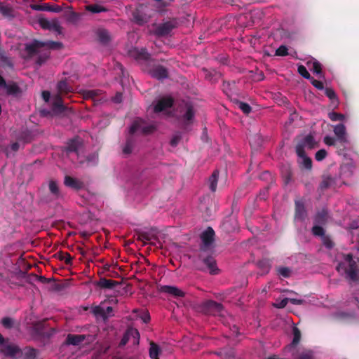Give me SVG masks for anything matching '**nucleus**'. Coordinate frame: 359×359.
<instances>
[{
  "label": "nucleus",
  "mask_w": 359,
  "mask_h": 359,
  "mask_svg": "<svg viewBox=\"0 0 359 359\" xmlns=\"http://www.w3.org/2000/svg\"><path fill=\"white\" fill-rule=\"evenodd\" d=\"M202 241L198 251L197 257L194 261L195 267L201 271H205L207 269L212 275L219 273V269L217 266L216 260L212 255V247L215 240V231L212 227H208L206 230L201 234Z\"/></svg>",
  "instance_id": "1"
},
{
  "label": "nucleus",
  "mask_w": 359,
  "mask_h": 359,
  "mask_svg": "<svg viewBox=\"0 0 359 359\" xmlns=\"http://www.w3.org/2000/svg\"><path fill=\"white\" fill-rule=\"evenodd\" d=\"M343 259L336 266V270L351 283L359 282V266L351 253L342 254Z\"/></svg>",
  "instance_id": "2"
},
{
  "label": "nucleus",
  "mask_w": 359,
  "mask_h": 359,
  "mask_svg": "<svg viewBox=\"0 0 359 359\" xmlns=\"http://www.w3.org/2000/svg\"><path fill=\"white\" fill-rule=\"evenodd\" d=\"M63 47L61 42L47 41H41L37 39H34L31 43L25 45V53H26V58H32L35 55L39 52V49L46 48L50 50H59Z\"/></svg>",
  "instance_id": "3"
},
{
  "label": "nucleus",
  "mask_w": 359,
  "mask_h": 359,
  "mask_svg": "<svg viewBox=\"0 0 359 359\" xmlns=\"http://www.w3.org/2000/svg\"><path fill=\"white\" fill-rule=\"evenodd\" d=\"M201 311L205 315L224 316L225 310L222 304L213 300H207L200 305Z\"/></svg>",
  "instance_id": "4"
},
{
  "label": "nucleus",
  "mask_w": 359,
  "mask_h": 359,
  "mask_svg": "<svg viewBox=\"0 0 359 359\" xmlns=\"http://www.w3.org/2000/svg\"><path fill=\"white\" fill-rule=\"evenodd\" d=\"M316 146L317 142L314 137L311 134H309L297 143L295 147L296 153L298 156H303L306 153L305 149H312Z\"/></svg>",
  "instance_id": "5"
},
{
  "label": "nucleus",
  "mask_w": 359,
  "mask_h": 359,
  "mask_svg": "<svg viewBox=\"0 0 359 359\" xmlns=\"http://www.w3.org/2000/svg\"><path fill=\"white\" fill-rule=\"evenodd\" d=\"M178 26V22L176 19H172L164 22L158 25L155 29V34L158 36H165L168 35L172 29Z\"/></svg>",
  "instance_id": "6"
},
{
  "label": "nucleus",
  "mask_w": 359,
  "mask_h": 359,
  "mask_svg": "<svg viewBox=\"0 0 359 359\" xmlns=\"http://www.w3.org/2000/svg\"><path fill=\"white\" fill-rule=\"evenodd\" d=\"M294 220L304 222L307 217V212L302 200H295L294 201Z\"/></svg>",
  "instance_id": "7"
},
{
  "label": "nucleus",
  "mask_w": 359,
  "mask_h": 359,
  "mask_svg": "<svg viewBox=\"0 0 359 359\" xmlns=\"http://www.w3.org/2000/svg\"><path fill=\"white\" fill-rule=\"evenodd\" d=\"M158 291L161 293L168 294L175 298H182L185 296V292L176 286L161 285L158 287Z\"/></svg>",
  "instance_id": "8"
},
{
  "label": "nucleus",
  "mask_w": 359,
  "mask_h": 359,
  "mask_svg": "<svg viewBox=\"0 0 359 359\" xmlns=\"http://www.w3.org/2000/svg\"><path fill=\"white\" fill-rule=\"evenodd\" d=\"M142 120H135L130 126V133L133 135L140 130L143 134L147 135L153 133L156 129L153 125L142 126Z\"/></svg>",
  "instance_id": "9"
},
{
  "label": "nucleus",
  "mask_w": 359,
  "mask_h": 359,
  "mask_svg": "<svg viewBox=\"0 0 359 359\" xmlns=\"http://www.w3.org/2000/svg\"><path fill=\"white\" fill-rule=\"evenodd\" d=\"M149 74L153 78L158 80L164 79L168 77V71L167 68L161 65L154 66L149 70Z\"/></svg>",
  "instance_id": "10"
},
{
  "label": "nucleus",
  "mask_w": 359,
  "mask_h": 359,
  "mask_svg": "<svg viewBox=\"0 0 359 359\" xmlns=\"http://www.w3.org/2000/svg\"><path fill=\"white\" fill-rule=\"evenodd\" d=\"M39 22L40 26L44 29L53 30L60 33L62 29L57 20L50 21L46 18H41Z\"/></svg>",
  "instance_id": "11"
},
{
  "label": "nucleus",
  "mask_w": 359,
  "mask_h": 359,
  "mask_svg": "<svg viewBox=\"0 0 359 359\" xmlns=\"http://www.w3.org/2000/svg\"><path fill=\"white\" fill-rule=\"evenodd\" d=\"M64 184L72 189L79 191L84 188V183L76 178L66 175L64 180Z\"/></svg>",
  "instance_id": "12"
},
{
  "label": "nucleus",
  "mask_w": 359,
  "mask_h": 359,
  "mask_svg": "<svg viewBox=\"0 0 359 359\" xmlns=\"http://www.w3.org/2000/svg\"><path fill=\"white\" fill-rule=\"evenodd\" d=\"M173 99L172 97H163L160 99L154 106V111L156 113L161 112L166 109L172 107L173 104Z\"/></svg>",
  "instance_id": "13"
},
{
  "label": "nucleus",
  "mask_w": 359,
  "mask_h": 359,
  "mask_svg": "<svg viewBox=\"0 0 359 359\" xmlns=\"http://www.w3.org/2000/svg\"><path fill=\"white\" fill-rule=\"evenodd\" d=\"M334 133L337 136V141L340 145H343L348 142L346 137V127L344 124L339 123L334 126Z\"/></svg>",
  "instance_id": "14"
},
{
  "label": "nucleus",
  "mask_w": 359,
  "mask_h": 359,
  "mask_svg": "<svg viewBox=\"0 0 359 359\" xmlns=\"http://www.w3.org/2000/svg\"><path fill=\"white\" fill-rule=\"evenodd\" d=\"M184 109V112L182 115V119L185 124H189L194 117V107L189 103H186Z\"/></svg>",
  "instance_id": "15"
},
{
  "label": "nucleus",
  "mask_w": 359,
  "mask_h": 359,
  "mask_svg": "<svg viewBox=\"0 0 359 359\" xmlns=\"http://www.w3.org/2000/svg\"><path fill=\"white\" fill-rule=\"evenodd\" d=\"M81 147V142L79 137L70 140L67 143L66 152L67 154L76 153L77 154L80 147Z\"/></svg>",
  "instance_id": "16"
},
{
  "label": "nucleus",
  "mask_w": 359,
  "mask_h": 359,
  "mask_svg": "<svg viewBox=\"0 0 359 359\" xmlns=\"http://www.w3.org/2000/svg\"><path fill=\"white\" fill-rule=\"evenodd\" d=\"M86 339L84 334H69L66 338V344L68 345L79 346Z\"/></svg>",
  "instance_id": "17"
},
{
  "label": "nucleus",
  "mask_w": 359,
  "mask_h": 359,
  "mask_svg": "<svg viewBox=\"0 0 359 359\" xmlns=\"http://www.w3.org/2000/svg\"><path fill=\"white\" fill-rule=\"evenodd\" d=\"M0 14L8 19H13L15 17L13 7L1 1H0Z\"/></svg>",
  "instance_id": "18"
},
{
  "label": "nucleus",
  "mask_w": 359,
  "mask_h": 359,
  "mask_svg": "<svg viewBox=\"0 0 359 359\" xmlns=\"http://www.w3.org/2000/svg\"><path fill=\"white\" fill-rule=\"evenodd\" d=\"M202 71L204 72L205 79L210 82H217L221 77V74L215 69L203 68Z\"/></svg>",
  "instance_id": "19"
},
{
  "label": "nucleus",
  "mask_w": 359,
  "mask_h": 359,
  "mask_svg": "<svg viewBox=\"0 0 359 359\" xmlns=\"http://www.w3.org/2000/svg\"><path fill=\"white\" fill-rule=\"evenodd\" d=\"M1 351L6 355L9 357H14L16 354L21 352V349L16 345L8 344L4 346Z\"/></svg>",
  "instance_id": "20"
},
{
  "label": "nucleus",
  "mask_w": 359,
  "mask_h": 359,
  "mask_svg": "<svg viewBox=\"0 0 359 359\" xmlns=\"http://www.w3.org/2000/svg\"><path fill=\"white\" fill-rule=\"evenodd\" d=\"M120 283L118 281L107 279L105 278H101L97 283V285L100 288L104 289H113Z\"/></svg>",
  "instance_id": "21"
},
{
  "label": "nucleus",
  "mask_w": 359,
  "mask_h": 359,
  "mask_svg": "<svg viewBox=\"0 0 359 359\" xmlns=\"http://www.w3.org/2000/svg\"><path fill=\"white\" fill-rule=\"evenodd\" d=\"M58 95H66L69 93L72 92L73 89L66 80H62L57 85Z\"/></svg>",
  "instance_id": "22"
},
{
  "label": "nucleus",
  "mask_w": 359,
  "mask_h": 359,
  "mask_svg": "<svg viewBox=\"0 0 359 359\" xmlns=\"http://www.w3.org/2000/svg\"><path fill=\"white\" fill-rule=\"evenodd\" d=\"M50 54V52L48 48H40L39 52L35 55H38L36 63L39 66L42 65L49 58Z\"/></svg>",
  "instance_id": "23"
},
{
  "label": "nucleus",
  "mask_w": 359,
  "mask_h": 359,
  "mask_svg": "<svg viewBox=\"0 0 359 359\" xmlns=\"http://www.w3.org/2000/svg\"><path fill=\"white\" fill-rule=\"evenodd\" d=\"M131 335L137 336V330L134 328L128 329L120 341V346H125L131 339Z\"/></svg>",
  "instance_id": "24"
},
{
  "label": "nucleus",
  "mask_w": 359,
  "mask_h": 359,
  "mask_svg": "<svg viewBox=\"0 0 359 359\" xmlns=\"http://www.w3.org/2000/svg\"><path fill=\"white\" fill-rule=\"evenodd\" d=\"M53 109L55 112H63L65 109V107L63 104V102L60 95H55L53 103Z\"/></svg>",
  "instance_id": "25"
},
{
  "label": "nucleus",
  "mask_w": 359,
  "mask_h": 359,
  "mask_svg": "<svg viewBox=\"0 0 359 359\" xmlns=\"http://www.w3.org/2000/svg\"><path fill=\"white\" fill-rule=\"evenodd\" d=\"M218 178L219 171L216 170L212 172L208 179L209 188L212 192H215L217 189Z\"/></svg>",
  "instance_id": "26"
},
{
  "label": "nucleus",
  "mask_w": 359,
  "mask_h": 359,
  "mask_svg": "<svg viewBox=\"0 0 359 359\" xmlns=\"http://www.w3.org/2000/svg\"><path fill=\"white\" fill-rule=\"evenodd\" d=\"M327 212L325 210H322L318 212L314 217V222L316 224L324 225L327 222Z\"/></svg>",
  "instance_id": "27"
},
{
  "label": "nucleus",
  "mask_w": 359,
  "mask_h": 359,
  "mask_svg": "<svg viewBox=\"0 0 359 359\" xmlns=\"http://www.w3.org/2000/svg\"><path fill=\"white\" fill-rule=\"evenodd\" d=\"M20 353L23 359H36L37 351L34 348L25 347Z\"/></svg>",
  "instance_id": "28"
},
{
  "label": "nucleus",
  "mask_w": 359,
  "mask_h": 359,
  "mask_svg": "<svg viewBox=\"0 0 359 359\" xmlns=\"http://www.w3.org/2000/svg\"><path fill=\"white\" fill-rule=\"evenodd\" d=\"M135 234L137 236V239L142 241L143 243V245L150 241L153 237L151 233L147 231H136Z\"/></svg>",
  "instance_id": "29"
},
{
  "label": "nucleus",
  "mask_w": 359,
  "mask_h": 359,
  "mask_svg": "<svg viewBox=\"0 0 359 359\" xmlns=\"http://www.w3.org/2000/svg\"><path fill=\"white\" fill-rule=\"evenodd\" d=\"M86 11L92 13H99L102 12H107L108 9L100 4H89L86 6Z\"/></svg>",
  "instance_id": "30"
},
{
  "label": "nucleus",
  "mask_w": 359,
  "mask_h": 359,
  "mask_svg": "<svg viewBox=\"0 0 359 359\" xmlns=\"http://www.w3.org/2000/svg\"><path fill=\"white\" fill-rule=\"evenodd\" d=\"M48 189L55 198H58L60 196V189L55 180H51L49 181Z\"/></svg>",
  "instance_id": "31"
},
{
  "label": "nucleus",
  "mask_w": 359,
  "mask_h": 359,
  "mask_svg": "<svg viewBox=\"0 0 359 359\" xmlns=\"http://www.w3.org/2000/svg\"><path fill=\"white\" fill-rule=\"evenodd\" d=\"M161 353V349L158 344L154 341L150 342L149 347V356L151 359H159L158 355Z\"/></svg>",
  "instance_id": "32"
},
{
  "label": "nucleus",
  "mask_w": 359,
  "mask_h": 359,
  "mask_svg": "<svg viewBox=\"0 0 359 359\" xmlns=\"http://www.w3.org/2000/svg\"><path fill=\"white\" fill-rule=\"evenodd\" d=\"M97 37L99 41L103 44H107L110 41V36L109 32L104 29L98 30Z\"/></svg>",
  "instance_id": "33"
},
{
  "label": "nucleus",
  "mask_w": 359,
  "mask_h": 359,
  "mask_svg": "<svg viewBox=\"0 0 359 359\" xmlns=\"http://www.w3.org/2000/svg\"><path fill=\"white\" fill-rule=\"evenodd\" d=\"M56 255L60 260L65 261V263L67 265L72 264V257L70 255L69 253L67 252L60 251L56 254Z\"/></svg>",
  "instance_id": "34"
},
{
  "label": "nucleus",
  "mask_w": 359,
  "mask_h": 359,
  "mask_svg": "<svg viewBox=\"0 0 359 359\" xmlns=\"http://www.w3.org/2000/svg\"><path fill=\"white\" fill-rule=\"evenodd\" d=\"M135 144V140L133 137H128L126 144L124 147L123 148V153L124 154L128 155L132 153V151L133 149V147Z\"/></svg>",
  "instance_id": "35"
},
{
  "label": "nucleus",
  "mask_w": 359,
  "mask_h": 359,
  "mask_svg": "<svg viewBox=\"0 0 359 359\" xmlns=\"http://www.w3.org/2000/svg\"><path fill=\"white\" fill-rule=\"evenodd\" d=\"M293 339L291 344L288 346V348L290 349L294 348L299 344L301 339V332L297 327L293 329Z\"/></svg>",
  "instance_id": "36"
},
{
  "label": "nucleus",
  "mask_w": 359,
  "mask_h": 359,
  "mask_svg": "<svg viewBox=\"0 0 359 359\" xmlns=\"http://www.w3.org/2000/svg\"><path fill=\"white\" fill-rule=\"evenodd\" d=\"M4 88L6 89V92L8 95H15L20 92V87L15 83L11 84L6 83Z\"/></svg>",
  "instance_id": "37"
},
{
  "label": "nucleus",
  "mask_w": 359,
  "mask_h": 359,
  "mask_svg": "<svg viewBox=\"0 0 359 359\" xmlns=\"http://www.w3.org/2000/svg\"><path fill=\"white\" fill-rule=\"evenodd\" d=\"M311 64V70L313 71V73L321 76L322 74V65L321 64L316 60H313L312 62H309L307 63L308 65Z\"/></svg>",
  "instance_id": "38"
},
{
  "label": "nucleus",
  "mask_w": 359,
  "mask_h": 359,
  "mask_svg": "<svg viewBox=\"0 0 359 359\" xmlns=\"http://www.w3.org/2000/svg\"><path fill=\"white\" fill-rule=\"evenodd\" d=\"M299 157L302 158L301 168H305L306 170H311V168H312L311 158L308 157L306 155V153H304V155L303 156H299Z\"/></svg>",
  "instance_id": "39"
},
{
  "label": "nucleus",
  "mask_w": 359,
  "mask_h": 359,
  "mask_svg": "<svg viewBox=\"0 0 359 359\" xmlns=\"http://www.w3.org/2000/svg\"><path fill=\"white\" fill-rule=\"evenodd\" d=\"M333 183H334V179L331 176L327 175L326 177H324L323 181L321 182V183L320 184V187L322 189H327L330 187H331Z\"/></svg>",
  "instance_id": "40"
},
{
  "label": "nucleus",
  "mask_w": 359,
  "mask_h": 359,
  "mask_svg": "<svg viewBox=\"0 0 359 359\" xmlns=\"http://www.w3.org/2000/svg\"><path fill=\"white\" fill-rule=\"evenodd\" d=\"M93 313L96 316H100L103 318H107V313L105 309L100 306H96L93 307Z\"/></svg>",
  "instance_id": "41"
},
{
  "label": "nucleus",
  "mask_w": 359,
  "mask_h": 359,
  "mask_svg": "<svg viewBox=\"0 0 359 359\" xmlns=\"http://www.w3.org/2000/svg\"><path fill=\"white\" fill-rule=\"evenodd\" d=\"M323 142L325 144H326L328 146H335L337 147H340V143L337 141V139H335L330 136H325L323 139Z\"/></svg>",
  "instance_id": "42"
},
{
  "label": "nucleus",
  "mask_w": 359,
  "mask_h": 359,
  "mask_svg": "<svg viewBox=\"0 0 359 359\" xmlns=\"http://www.w3.org/2000/svg\"><path fill=\"white\" fill-rule=\"evenodd\" d=\"M320 224L314 225L312 227L311 231L312 233L316 236H325V230L324 229L320 226Z\"/></svg>",
  "instance_id": "43"
},
{
  "label": "nucleus",
  "mask_w": 359,
  "mask_h": 359,
  "mask_svg": "<svg viewBox=\"0 0 359 359\" xmlns=\"http://www.w3.org/2000/svg\"><path fill=\"white\" fill-rule=\"evenodd\" d=\"M296 359H313V353L309 350H304L298 353Z\"/></svg>",
  "instance_id": "44"
},
{
  "label": "nucleus",
  "mask_w": 359,
  "mask_h": 359,
  "mask_svg": "<svg viewBox=\"0 0 359 359\" xmlns=\"http://www.w3.org/2000/svg\"><path fill=\"white\" fill-rule=\"evenodd\" d=\"M2 325L6 329H11L13 327L14 320L12 318L4 317L1 319Z\"/></svg>",
  "instance_id": "45"
},
{
  "label": "nucleus",
  "mask_w": 359,
  "mask_h": 359,
  "mask_svg": "<svg viewBox=\"0 0 359 359\" xmlns=\"http://www.w3.org/2000/svg\"><path fill=\"white\" fill-rule=\"evenodd\" d=\"M100 93L99 90H87L83 92V97L86 99L94 98L99 95Z\"/></svg>",
  "instance_id": "46"
},
{
  "label": "nucleus",
  "mask_w": 359,
  "mask_h": 359,
  "mask_svg": "<svg viewBox=\"0 0 359 359\" xmlns=\"http://www.w3.org/2000/svg\"><path fill=\"white\" fill-rule=\"evenodd\" d=\"M297 71L298 73L304 79L309 80L311 78L310 74L309 73L306 68L304 65L298 66Z\"/></svg>",
  "instance_id": "47"
},
{
  "label": "nucleus",
  "mask_w": 359,
  "mask_h": 359,
  "mask_svg": "<svg viewBox=\"0 0 359 359\" xmlns=\"http://www.w3.org/2000/svg\"><path fill=\"white\" fill-rule=\"evenodd\" d=\"M276 55L286 56L288 55V49L286 46L281 45L276 50Z\"/></svg>",
  "instance_id": "48"
},
{
  "label": "nucleus",
  "mask_w": 359,
  "mask_h": 359,
  "mask_svg": "<svg viewBox=\"0 0 359 359\" xmlns=\"http://www.w3.org/2000/svg\"><path fill=\"white\" fill-rule=\"evenodd\" d=\"M239 109L245 114H248L252 111V107L245 102H240L238 103Z\"/></svg>",
  "instance_id": "49"
},
{
  "label": "nucleus",
  "mask_w": 359,
  "mask_h": 359,
  "mask_svg": "<svg viewBox=\"0 0 359 359\" xmlns=\"http://www.w3.org/2000/svg\"><path fill=\"white\" fill-rule=\"evenodd\" d=\"M327 154V153L325 149H320L316 153L315 158L317 161H321L326 158Z\"/></svg>",
  "instance_id": "50"
},
{
  "label": "nucleus",
  "mask_w": 359,
  "mask_h": 359,
  "mask_svg": "<svg viewBox=\"0 0 359 359\" xmlns=\"http://www.w3.org/2000/svg\"><path fill=\"white\" fill-rule=\"evenodd\" d=\"M259 267L268 272L269 271L271 264L268 259H262L257 263Z\"/></svg>",
  "instance_id": "51"
},
{
  "label": "nucleus",
  "mask_w": 359,
  "mask_h": 359,
  "mask_svg": "<svg viewBox=\"0 0 359 359\" xmlns=\"http://www.w3.org/2000/svg\"><path fill=\"white\" fill-rule=\"evenodd\" d=\"M278 274L284 278H288L290 276L291 270L288 267H280L278 269Z\"/></svg>",
  "instance_id": "52"
},
{
  "label": "nucleus",
  "mask_w": 359,
  "mask_h": 359,
  "mask_svg": "<svg viewBox=\"0 0 359 359\" xmlns=\"http://www.w3.org/2000/svg\"><path fill=\"white\" fill-rule=\"evenodd\" d=\"M329 117L332 121H342L344 118V116L343 114L337 112L330 113Z\"/></svg>",
  "instance_id": "53"
},
{
  "label": "nucleus",
  "mask_w": 359,
  "mask_h": 359,
  "mask_svg": "<svg viewBox=\"0 0 359 359\" xmlns=\"http://www.w3.org/2000/svg\"><path fill=\"white\" fill-rule=\"evenodd\" d=\"M311 84L318 90H323L324 88V84L322 81L315 79L311 77L310 79Z\"/></svg>",
  "instance_id": "54"
},
{
  "label": "nucleus",
  "mask_w": 359,
  "mask_h": 359,
  "mask_svg": "<svg viewBox=\"0 0 359 359\" xmlns=\"http://www.w3.org/2000/svg\"><path fill=\"white\" fill-rule=\"evenodd\" d=\"M325 93L326 96L328 97L332 100L337 98V95L332 88H326L325 90Z\"/></svg>",
  "instance_id": "55"
},
{
  "label": "nucleus",
  "mask_w": 359,
  "mask_h": 359,
  "mask_svg": "<svg viewBox=\"0 0 359 359\" xmlns=\"http://www.w3.org/2000/svg\"><path fill=\"white\" fill-rule=\"evenodd\" d=\"M323 241L324 245L327 248L332 249L334 247V243L330 238H328L327 236H324V237H323Z\"/></svg>",
  "instance_id": "56"
},
{
  "label": "nucleus",
  "mask_w": 359,
  "mask_h": 359,
  "mask_svg": "<svg viewBox=\"0 0 359 359\" xmlns=\"http://www.w3.org/2000/svg\"><path fill=\"white\" fill-rule=\"evenodd\" d=\"M288 302H289V298H284L280 302L276 303L275 304V306L278 309H283L287 306Z\"/></svg>",
  "instance_id": "57"
},
{
  "label": "nucleus",
  "mask_w": 359,
  "mask_h": 359,
  "mask_svg": "<svg viewBox=\"0 0 359 359\" xmlns=\"http://www.w3.org/2000/svg\"><path fill=\"white\" fill-rule=\"evenodd\" d=\"M180 139H181L180 135H174L170 140V145L172 147H176L178 144V143L180 142Z\"/></svg>",
  "instance_id": "58"
},
{
  "label": "nucleus",
  "mask_w": 359,
  "mask_h": 359,
  "mask_svg": "<svg viewBox=\"0 0 359 359\" xmlns=\"http://www.w3.org/2000/svg\"><path fill=\"white\" fill-rule=\"evenodd\" d=\"M148 57H149V53H147L146 49H141V50H140L138 52L137 58L147 59Z\"/></svg>",
  "instance_id": "59"
},
{
  "label": "nucleus",
  "mask_w": 359,
  "mask_h": 359,
  "mask_svg": "<svg viewBox=\"0 0 359 359\" xmlns=\"http://www.w3.org/2000/svg\"><path fill=\"white\" fill-rule=\"evenodd\" d=\"M289 302L294 305H301L304 303V300L295 298H289Z\"/></svg>",
  "instance_id": "60"
},
{
  "label": "nucleus",
  "mask_w": 359,
  "mask_h": 359,
  "mask_svg": "<svg viewBox=\"0 0 359 359\" xmlns=\"http://www.w3.org/2000/svg\"><path fill=\"white\" fill-rule=\"evenodd\" d=\"M122 93H117L116 95L113 97V101L115 103H121L122 102Z\"/></svg>",
  "instance_id": "61"
},
{
  "label": "nucleus",
  "mask_w": 359,
  "mask_h": 359,
  "mask_svg": "<svg viewBox=\"0 0 359 359\" xmlns=\"http://www.w3.org/2000/svg\"><path fill=\"white\" fill-rule=\"evenodd\" d=\"M140 318H142L143 322L145 323H149L150 320V316H149V313H147V312L142 313V315L140 316Z\"/></svg>",
  "instance_id": "62"
},
{
  "label": "nucleus",
  "mask_w": 359,
  "mask_h": 359,
  "mask_svg": "<svg viewBox=\"0 0 359 359\" xmlns=\"http://www.w3.org/2000/svg\"><path fill=\"white\" fill-rule=\"evenodd\" d=\"M131 339H133V344H138L140 340V333L137 331V336L131 335Z\"/></svg>",
  "instance_id": "63"
},
{
  "label": "nucleus",
  "mask_w": 359,
  "mask_h": 359,
  "mask_svg": "<svg viewBox=\"0 0 359 359\" xmlns=\"http://www.w3.org/2000/svg\"><path fill=\"white\" fill-rule=\"evenodd\" d=\"M50 96V94L48 91L42 92V97L46 102H48L49 100Z\"/></svg>",
  "instance_id": "64"
}]
</instances>
